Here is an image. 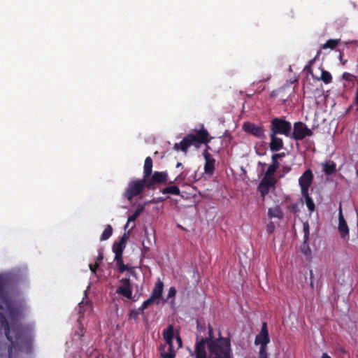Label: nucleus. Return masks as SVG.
<instances>
[{
	"instance_id": "f3484780",
	"label": "nucleus",
	"mask_w": 358,
	"mask_h": 358,
	"mask_svg": "<svg viewBox=\"0 0 358 358\" xmlns=\"http://www.w3.org/2000/svg\"><path fill=\"white\" fill-rule=\"evenodd\" d=\"M194 355V358H208L207 352L204 349V340H200L196 341L195 345L194 352H191V355Z\"/></svg>"
},
{
	"instance_id": "5fc2aeb1",
	"label": "nucleus",
	"mask_w": 358,
	"mask_h": 358,
	"mask_svg": "<svg viewBox=\"0 0 358 358\" xmlns=\"http://www.w3.org/2000/svg\"><path fill=\"white\" fill-rule=\"evenodd\" d=\"M278 154H279L280 158H282V157H285V152H280Z\"/></svg>"
},
{
	"instance_id": "0e129e2a",
	"label": "nucleus",
	"mask_w": 358,
	"mask_h": 358,
	"mask_svg": "<svg viewBox=\"0 0 358 358\" xmlns=\"http://www.w3.org/2000/svg\"><path fill=\"white\" fill-rule=\"evenodd\" d=\"M262 358H268V357H262Z\"/></svg>"
},
{
	"instance_id": "680f3d73",
	"label": "nucleus",
	"mask_w": 358,
	"mask_h": 358,
	"mask_svg": "<svg viewBox=\"0 0 358 358\" xmlns=\"http://www.w3.org/2000/svg\"><path fill=\"white\" fill-rule=\"evenodd\" d=\"M259 164H260V165H262V166H266V164H265V163H261V162H259Z\"/></svg>"
},
{
	"instance_id": "de8ad7c7",
	"label": "nucleus",
	"mask_w": 358,
	"mask_h": 358,
	"mask_svg": "<svg viewBox=\"0 0 358 358\" xmlns=\"http://www.w3.org/2000/svg\"><path fill=\"white\" fill-rule=\"evenodd\" d=\"M177 342L178 343L179 348H181L182 346V341L180 336H178L176 337Z\"/></svg>"
},
{
	"instance_id": "052dcab7",
	"label": "nucleus",
	"mask_w": 358,
	"mask_h": 358,
	"mask_svg": "<svg viewBox=\"0 0 358 358\" xmlns=\"http://www.w3.org/2000/svg\"><path fill=\"white\" fill-rule=\"evenodd\" d=\"M313 271H312V270H310V278H313Z\"/></svg>"
},
{
	"instance_id": "7c9ffc66",
	"label": "nucleus",
	"mask_w": 358,
	"mask_h": 358,
	"mask_svg": "<svg viewBox=\"0 0 358 358\" xmlns=\"http://www.w3.org/2000/svg\"><path fill=\"white\" fill-rule=\"evenodd\" d=\"M342 78L345 81L354 83V81L357 78V77L348 72H344L342 75Z\"/></svg>"
},
{
	"instance_id": "393cba45",
	"label": "nucleus",
	"mask_w": 358,
	"mask_h": 358,
	"mask_svg": "<svg viewBox=\"0 0 358 358\" xmlns=\"http://www.w3.org/2000/svg\"><path fill=\"white\" fill-rule=\"evenodd\" d=\"M317 80H322L325 84H329L332 82V76L331 74L324 69H322L321 76L320 78H317Z\"/></svg>"
},
{
	"instance_id": "6e6552de",
	"label": "nucleus",
	"mask_w": 358,
	"mask_h": 358,
	"mask_svg": "<svg viewBox=\"0 0 358 358\" xmlns=\"http://www.w3.org/2000/svg\"><path fill=\"white\" fill-rule=\"evenodd\" d=\"M313 131L308 128L306 124L302 122H296L294 123L293 131H291V135L289 138L295 141H302L307 136H312Z\"/></svg>"
},
{
	"instance_id": "b1692460",
	"label": "nucleus",
	"mask_w": 358,
	"mask_h": 358,
	"mask_svg": "<svg viewBox=\"0 0 358 358\" xmlns=\"http://www.w3.org/2000/svg\"><path fill=\"white\" fill-rule=\"evenodd\" d=\"M277 170V169H275L274 167L269 165L263 178L270 180L271 181H276L274 174L275 173Z\"/></svg>"
},
{
	"instance_id": "9d476101",
	"label": "nucleus",
	"mask_w": 358,
	"mask_h": 358,
	"mask_svg": "<svg viewBox=\"0 0 358 358\" xmlns=\"http://www.w3.org/2000/svg\"><path fill=\"white\" fill-rule=\"evenodd\" d=\"M313 180V174L310 169L306 170L299 179V183L301 187V194H306L308 192Z\"/></svg>"
},
{
	"instance_id": "2eb2a0df",
	"label": "nucleus",
	"mask_w": 358,
	"mask_h": 358,
	"mask_svg": "<svg viewBox=\"0 0 358 358\" xmlns=\"http://www.w3.org/2000/svg\"><path fill=\"white\" fill-rule=\"evenodd\" d=\"M276 181H271L270 180H266L262 178L260 181L259 185L258 186L259 191L261 194L262 196H265L268 194L270 188L273 187L275 185Z\"/></svg>"
},
{
	"instance_id": "7ed1b4c3",
	"label": "nucleus",
	"mask_w": 358,
	"mask_h": 358,
	"mask_svg": "<svg viewBox=\"0 0 358 358\" xmlns=\"http://www.w3.org/2000/svg\"><path fill=\"white\" fill-rule=\"evenodd\" d=\"M208 337L201 338L204 340V349L207 344L208 352L211 358H232V350L231 348V341L229 338L220 337L213 339V329L209 325Z\"/></svg>"
},
{
	"instance_id": "dca6fc26",
	"label": "nucleus",
	"mask_w": 358,
	"mask_h": 358,
	"mask_svg": "<svg viewBox=\"0 0 358 358\" xmlns=\"http://www.w3.org/2000/svg\"><path fill=\"white\" fill-rule=\"evenodd\" d=\"M338 221V231L341 233V237L345 238L349 234V229L342 213L341 204H340L339 207Z\"/></svg>"
},
{
	"instance_id": "4be33fe9",
	"label": "nucleus",
	"mask_w": 358,
	"mask_h": 358,
	"mask_svg": "<svg viewBox=\"0 0 358 358\" xmlns=\"http://www.w3.org/2000/svg\"><path fill=\"white\" fill-rule=\"evenodd\" d=\"M323 171L324 173L327 176H330L334 173L336 171V164L335 162L331 161L329 162H326L324 165Z\"/></svg>"
},
{
	"instance_id": "f03ea898",
	"label": "nucleus",
	"mask_w": 358,
	"mask_h": 358,
	"mask_svg": "<svg viewBox=\"0 0 358 358\" xmlns=\"http://www.w3.org/2000/svg\"><path fill=\"white\" fill-rule=\"evenodd\" d=\"M17 288L12 277L0 275V302L6 308L8 315L12 321H17L20 317V309L13 302L10 294Z\"/></svg>"
},
{
	"instance_id": "5701e85b",
	"label": "nucleus",
	"mask_w": 358,
	"mask_h": 358,
	"mask_svg": "<svg viewBox=\"0 0 358 358\" xmlns=\"http://www.w3.org/2000/svg\"><path fill=\"white\" fill-rule=\"evenodd\" d=\"M161 192L164 194H170L173 195H180V190L176 185H171L163 188Z\"/></svg>"
},
{
	"instance_id": "aec40b11",
	"label": "nucleus",
	"mask_w": 358,
	"mask_h": 358,
	"mask_svg": "<svg viewBox=\"0 0 358 358\" xmlns=\"http://www.w3.org/2000/svg\"><path fill=\"white\" fill-rule=\"evenodd\" d=\"M143 210V206H139L136 208V210L132 215L128 217L127 222L124 226V229H126L129 227L130 222H134L136 221L137 217L141 214ZM135 226L136 224L135 223H134L133 225L131 227V229H133L135 227Z\"/></svg>"
},
{
	"instance_id": "58836bf2",
	"label": "nucleus",
	"mask_w": 358,
	"mask_h": 358,
	"mask_svg": "<svg viewBox=\"0 0 358 358\" xmlns=\"http://www.w3.org/2000/svg\"><path fill=\"white\" fill-rule=\"evenodd\" d=\"M164 349H165V345H163L160 346V350H162V352H161V357L162 358H175V357H173V355H171V356L167 355L166 354V352L164 351Z\"/></svg>"
},
{
	"instance_id": "c85d7f7f",
	"label": "nucleus",
	"mask_w": 358,
	"mask_h": 358,
	"mask_svg": "<svg viewBox=\"0 0 358 358\" xmlns=\"http://www.w3.org/2000/svg\"><path fill=\"white\" fill-rule=\"evenodd\" d=\"M340 42V39H329L325 43L322 45V49H334Z\"/></svg>"
},
{
	"instance_id": "603ef678",
	"label": "nucleus",
	"mask_w": 358,
	"mask_h": 358,
	"mask_svg": "<svg viewBox=\"0 0 358 358\" xmlns=\"http://www.w3.org/2000/svg\"><path fill=\"white\" fill-rule=\"evenodd\" d=\"M305 69L308 71V72H310L312 71V69L310 67V66H306Z\"/></svg>"
},
{
	"instance_id": "72a5a7b5",
	"label": "nucleus",
	"mask_w": 358,
	"mask_h": 358,
	"mask_svg": "<svg viewBox=\"0 0 358 358\" xmlns=\"http://www.w3.org/2000/svg\"><path fill=\"white\" fill-rule=\"evenodd\" d=\"M185 176H186V174H184V173H181L180 175H178L176 179L173 180V181H169L168 180V183L167 184H173L174 182H179L180 181H182L185 180Z\"/></svg>"
},
{
	"instance_id": "412c9836",
	"label": "nucleus",
	"mask_w": 358,
	"mask_h": 358,
	"mask_svg": "<svg viewBox=\"0 0 358 358\" xmlns=\"http://www.w3.org/2000/svg\"><path fill=\"white\" fill-rule=\"evenodd\" d=\"M162 335L166 344L173 343V339L174 336V330L173 325L169 324L167 327V328L163 331Z\"/></svg>"
},
{
	"instance_id": "49530a36",
	"label": "nucleus",
	"mask_w": 358,
	"mask_h": 358,
	"mask_svg": "<svg viewBox=\"0 0 358 358\" xmlns=\"http://www.w3.org/2000/svg\"><path fill=\"white\" fill-rule=\"evenodd\" d=\"M131 275H132L133 276H136V271L134 269V267H129V270H127Z\"/></svg>"
},
{
	"instance_id": "473e14b6",
	"label": "nucleus",
	"mask_w": 358,
	"mask_h": 358,
	"mask_svg": "<svg viewBox=\"0 0 358 358\" xmlns=\"http://www.w3.org/2000/svg\"><path fill=\"white\" fill-rule=\"evenodd\" d=\"M116 263H117V266H118V270L120 273H123V272L129 270V266L128 265H125L123 262V260L117 262Z\"/></svg>"
},
{
	"instance_id": "0eeeda50",
	"label": "nucleus",
	"mask_w": 358,
	"mask_h": 358,
	"mask_svg": "<svg viewBox=\"0 0 358 358\" xmlns=\"http://www.w3.org/2000/svg\"><path fill=\"white\" fill-rule=\"evenodd\" d=\"M292 124L282 117H274L271 121L270 133L275 135H283L289 137Z\"/></svg>"
},
{
	"instance_id": "c03bdc74",
	"label": "nucleus",
	"mask_w": 358,
	"mask_h": 358,
	"mask_svg": "<svg viewBox=\"0 0 358 358\" xmlns=\"http://www.w3.org/2000/svg\"><path fill=\"white\" fill-rule=\"evenodd\" d=\"M138 315V312L137 310H133L129 313V317L136 319Z\"/></svg>"
},
{
	"instance_id": "1a4fd4ad",
	"label": "nucleus",
	"mask_w": 358,
	"mask_h": 358,
	"mask_svg": "<svg viewBox=\"0 0 358 358\" xmlns=\"http://www.w3.org/2000/svg\"><path fill=\"white\" fill-rule=\"evenodd\" d=\"M243 129L257 138H264L266 137L265 130L262 125H257L255 123L247 122L243 124Z\"/></svg>"
},
{
	"instance_id": "37998d69",
	"label": "nucleus",
	"mask_w": 358,
	"mask_h": 358,
	"mask_svg": "<svg viewBox=\"0 0 358 358\" xmlns=\"http://www.w3.org/2000/svg\"><path fill=\"white\" fill-rule=\"evenodd\" d=\"M122 253L123 252H115V260L116 262L122 261Z\"/></svg>"
},
{
	"instance_id": "a18cd8bd",
	"label": "nucleus",
	"mask_w": 358,
	"mask_h": 358,
	"mask_svg": "<svg viewBox=\"0 0 358 358\" xmlns=\"http://www.w3.org/2000/svg\"><path fill=\"white\" fill-rule=\"evenodd\" d=\"M103 259V255L102 252H101V250H100L99 251V255H98V256H97V258H96V262H98V263L99 264L100 262H102Z\"/></svg>"
},
{
	"instance_id": "20e7f679",
	"label": "nucleus",
	"mask_w": 358,
	"mask_h": 358,
	"mask_svg": "<svg viewBox=\"0 0 358 358\" xmlns=\"http://www.w3.org/2000/svg\"><path fill=\"white\" fill-rule=\"evenodd\" d=\"M211 139L208 130L202 124L199 129H195L192 133L187 134L180 143H175L173 149L186 153L190 146L198 149L201 144L209 143Z\"/></svg>"
},
{
	"instance_id": "09e8293b",
	"label": "nucleus",
	"mask_w": 358,
	"mask_h": 358,
	"mask_svg": "<svg viewBox=\"0 0 358 358\" xmlns=\"http://www.w3.org/2000/svg\"><path fill=\"white\" fill-rule=\"evenodd\" d=\"M164 200H165L164 198L159 197V198L157 199V200L155 201V199H153L151 202L153 203H157L160 202V201H164Z\"/></svg>"
},
{
	"instance_id": "6ab92c4d",
	"label": "nucleus",
	"mask_w": 358,
	"mask_h": 358,
	"mask_svg": "<svg viewBox=\"0 0 358 358\" xmlns=\"http://www.w3.org/2000/svg\"><path fill=\"white\" fill-rule=\"evenodd\" d=\"M129 236L126 234H124L120 240L113 244V251L114 252H123V250L126 247V242Z\"/></svg>"
},
{
	"instance_id": "a211bd4d",
	"label": "nucleus",
	"mask_w": 358,
	"mask_h": 358,
	"mask_svg": "<svg viewBox=\"0 0 358 358\" xmlns=\"http://www.w3.org/2000/svg\"><path fill=\"white\" fill-rule=\"evenodd\" d=\"M164 289V284L160 280H158V281L156 282L150 296H152L153 299H155L157 301V304H159V300L161 299L162 292Z\"/></svg>"
},
{
	"instance_id": "864d4df0",
	"label": "nucleus",
	"mask_w": 358,
	"mask_h": 358,
	"mask_svg": "<svg viewBox=\"0 0 358 358\" xmlns=\"http://www.w3.org/2000/svg\"><path fill=\"white\" fill-rule=\"evenodd\" d=\"M322 358H331L327 353H324L322 356Z\"/></svg>"
},
{
	"instance_id": "6e6d98bb",
	"label": "nucleus",
	"mask_w": 358,
	"mask_h": 358,
	"mask_svg": "<svg viewBox=\"0 0 358 358\" xmlns=\"http://www.w3.org/2000/svg\"><path fill=\"white\" fill-rule=\"evenodd\" d=\"M208 144V143L205 144L206 145V149L204 150H207V152H208V150L210 149V147Z\"/></svg>"
},
{
	"instance_id": "ea45409f",
	"label": "nucleus",
	"mask_w": 358,
	"mask_h": 358,
	"mask_svg": "<svg viewBox=\"0 0 358 358\" xmlns=\"http://www.w3.org/2000/svg\"><path fill=\"white\" fill-rule=\"evenodd\" d=\"M90 266V268L91 270V271L93 273H96V270L97 268H99V263L98 262H95L94 264H90L89 265Z\"/></svg>"
},
{
	"instance_id": "a19ab883",
	"label": "nucleus",
	"mask_w": 358,
	"mask_h": 358,
	"mask_svg": "<svg viewBox=\"0 0 358 358\" xmlns=\"http://www.w3.org/2000/svg\"><path fill=\"white\" fill-rule=\"evenodd\" d=\"M272 163L270 164L271 166L274 167L275 169H278L280 166V162L278 160L275 159L273 158H271Z\"/></svg>"
},
{
	"instance_id": "bb28decb",
	"label": "nucleus",
	"mask_w": 358,
	"mask_h": 358,
	"mask_svg": "<svg viewBox=\"0 0 358 358\" xmlns=\"http://www.w3.org/2000/svg\"><path fill=\"white\" fill-rule=\"evenodd\" d=\"M308 241V240H306V239L303 240V243H302V245L301 246V251L307 258H310L311 257V250L310 248Z\"/></svg>"
},
{
	"instance_id": "39448f33",
	"label": "nucleus",
	"mask_w": 358,
	"mask_h": 358,
	"mask_svg": "<svg viewBox=\"0 0 358 358\" xmlns=\"http://www.w3.org/2000/svg\"><path fill=\"white\" fill-rule=\"evenodd\" d=\"M153 162L150 157H147L143 166V180L147 181L149 186L166 185L168 183L169 174L166 171H155L152 173Z\"/></svg>"
},
{
	"instance_id": "e2e57ef3",
	"label": "nucleus",
	"mask_w": 358,
	"mask_h": 358,
	"mask_svg": "<svg viewBox=\"0 0 358 358\" xmlns=\"http://www.w3.org/2000/svg\"><path fill=\"white\" fill-rule=\"evenodd\" d=\"M352 106H350L349 108H348V110L352 108Z\"/></svg>"
},
{
	"instance_id": "f257e3e1",
	"label": "nucleus",
	"mask_w": 358,
	"mask_h": 358,
	"mask_svg": "<svg viewBox=\"0 0 358 358\" xmlns=\"http://www.w3.org/2000/svg\"><path fill=\"white\" fill-rule=\"evenodd\" d=\"M3 309V305L0 304V310ZM0 322L1 326L4 328L6 338L10 342L9 346H7L6 343H1L0 349L3 348V352L0 353V358H13V349L22 350L24 348L28 347L31 343V338L29 330L27 327L20 324H13L10 331L9 323L6 316L1 312Z\"/></svg>"
},
{
	"instance_id": "ddd939ff",
	"label": "nucleus",
	"mask_w": 358,
	"mask_h": 358,
	"mask_svg": "<svg viewBox=\"0 0 358 358\" xmlns=\"http://www.w3.org/2000/svg\"><path fill=\"white\" fill-rule=\"evenodd\" d=\"M270 342L268 331L267 329V324L264 322L262 324V329L260 333L257 335L255 341L256 345L260 344L261 346H266Z\"/></svg>"
},
{
	"instance_id": "c756f323",
	"label": "nucleus",
	"mask_w": 358,
	"mask_h": 358,
	"mask_svg": "<svg viewBox=\"0 0 358 358\" xmlns=\"http://www.w3.org/2000/svg\"><path fill=\"white\" fill-rule=\"evenodd\" d=\"M156 302L157 301L153 299L152 296H150L147 300L144 301L141 306L138 308L139 311H143L145 309L148 308V307L152 304V303Z\"/></svg>"
},
{
	"instance_id": "423d86ee",
	"label": "nucleus",
	"mask_w": 358,
	"mask_h": 358,
	"mask_svg": "<svg viewBox=\"0 0 358 358\" xmlns=\"http://www.w3.org/2000/svg\"><path fill=\"white\" fill-rule=\"evenodd\" d=\"M145 188L148 189H155L156 186H149L147 181L143 179H133L129 181L123 196L128 201H131L132 199L141 194Z\"/></svg>"
},
{
	"instance_id": "e433bc0d",
	"label": "nucleus",
	"mask_w": 358,
	"mask_h": 358,
	"mask_svg": "<svg viewBox=\"0 0 358 358\" xmlns=\"http://www.w3.org/2000/svg\"><path fill=\"white\" fill-rule=\"evenodd\" d=\"M268 357L266 352V346H261L259 350V358Z\"/></svg>"
},
{
	"instance_id": "8fccbe9b",
	"label": "nucleus",
	"mask_w": 358,
	"mask_h": 358,
	"mask_svg": "<svg viewBox=\"0 0 358 358\" xmlns=\"http://www.w3.org/2000/svg\"><path fill=\"white\" fill-rule=\"evenodd\" d=\"M271 158H273V159H277V160H278V159H280V155H279L278 153L273 154L271 156Z\"/></svg>"
},
{
	"instance_id": "4468645a",
	"label": "nucleus",
	"mask_w": 358,
	"mask_h": 358,
	"mask_svg": "<svg viewBox=\"0 0 358 358\" xmlns=\"http://www.w3.org/2000/svg\"><path fill=\"white\" fill-rule=\"evenodd\" d=\"M278 135L269 134L270 143L269 148L271 152H278L283 148L284 143L281 138L278 137Z\"/></svg>"
},
{
	"instance_id": "f704fd0d",
	"label": "nucleus",
	"mask_w": 358,
	"mask_h": 358,
	"mask_svg": "<svg viewBox=\"0 0 358 358\" xmlns=\"http://www.w3.org/2000/svg\"><path fill=\"white\" fill-rule=\"evenodd\" d=\"M167 345H169V349H168V352H166V354L167 355H169V356L173 355V357H175V356H176V351L173 349V343H167Z\"/></svg>"
},
{
	"instance_id": "4c0bfd02",
	"label": "nucleus",
	"mask_w": 358,
	"mask_h": 358,
	"mask_svg": "<svg viewBox=\"0 0 358 358\" xmlns=\"http://www.w3.org/2000/svg\"><path fill=\"white\" fill-rule=\"evenodd\" d=\"M176 289L174 287H171L169 289L167 298L171 299L176 296Z\"/></svg>"
},
{
	"instance_id": "79ce46f5",
	"label": "nucleus",
	"mask_w": 358,
	"mask_h": 358,
	"mask_svg": "<svg viewBox=\"0 0 358 358\" xmlns=\"http://www.w3.org/2000/svg\"><path fill=\"white\" fill-rule=\"evenodd\" d=\"M256 152L258 155L262 156L266 154V149L264 146H262V148H257Z\"/></svg>"
},
{
	"instance_id": "cd10ccee",
	"label": "nucleus",
	"mask_w": 358,
	"mask_h": 358,
	"mask_svg": "<svg viewBox=\"0 0 358 358\" xmlns=\"http://www.w3.org/2000/svg\"><path fill=\"white\" fill-rule=\"evenodd\" d=\"M112 234H113V228H112L111 225L108 224L106 227L105 229L103 230V231L100 237V241H103L108 239L111 236Z\"/></svg>"
},
{
	"instance_id": "4d7b16f0",
	"label": "nucleus",
	"mask_w": 358,
	"mask_h": 358,
	"mask_svg": "<svg viewBox=\"0 0 358 358\" xmlns=\"http://www.w3.org/2000/svg\"><path fill=\"white\" fill-rule=\"evenodd\" d=\"M296 208V206L295 204L292 205L289 208H291L292 210H294Z\"/></svg>"
},
{
	"instance_id": "13d9d810",
	"label": "nucleus",
	"mask_w": 358,
	"mask_h": 358,
	"mask_svg": "<svg viewBox=\"0 0 358 358\" xmlns=\"http://www.w3.org/2000/svg\"><path fill=\"white\" fill-rule=\"evenodd\" d=\"M182 163L180 162H178L177 164H176V168H180V167H182Z\"/></svg>"
},
{
	"instance_id": "2f4dec72",
	"label": "nucleus",
	"mask_w": 358,
	"mask_h": 358,
	"mask_svg": "<svg viewBox=\"0 0 358 358\" xmlns=\"http://www.w3.org/2000/svg\"><path fill=\"white\" fill-rule=\"evenodd\" d=\"M303 239L308 240L309 239V234H310V227L308 222H304L303 224Z\"/></svg>"
},
{
	"instance_id": "a878e982",
	"label": "nucleus",
	"mask_w": 358,
	"mask_h": 358,
	"mask_svg": "<svg viewBox=\"0 0 358 358\" xmlns=\"http://www.w3.org/2000/svg\"><path fill=\"white\" fill-rule=\"evenodd\" d=\"M305 199L306 205L310 213H313L315 209V203L313 199L309 196L308 192L306 194H302Z\"/></svg>"
},
{
	"instance_id": "bf43d9fd",
	"label": "nucleus",
	"mask_w": 358,
	"mask_h": 358,
	"mask_svg": "<svg viewBox=\"0 0 358 358\" xmlns=\"http://www.w3.org/2000/svg\"><path fill=\"white\" fill-rule=\"evenodd\" d=\"M81 309H82V305H81V303H79V313H81Z\"/></svg>"
},
{
	"instance_id": "9b49d317",
	"label": "nucleus",
	"mask_w": 358,
	"mask_h": 358,
	"mask_svg": "<svg viewBox=\"0 0 358 358\" xmlns=\"http://www.w3.org/2000/svg\"><path fill=\"white\" fill-rule=\"evenodd\" d=\"M122 285L117 287L116 293L119 294L127 299L132 297V285L129 278H122L120 280Z\"/></svg>"
},
{
	"instance_id": "c9c22d12",
	"label": "nucleus",
	"mask_w": 358,
	"mask_h": 358,
	"mask_svg": "<svg viewBox=\"0 0 358 358\" xmlns=\"http://www.w3.org/2000/svg\"><path fill=\"white\" fill-rule=\"evenodd\" d=\"M275 230V224L273 222H269L266 226V231L268 234H271Z\"/></svg>"
},
{
	"instance_id": "3c124183",
	"label": "nucleus",
	"mask_w": 358,
	"mask_h": 358,
	"mask_svg": "<svg viewBox=\"0 0 358 358\" xmlns=\"http://www.w3.org/2000/svg\"><path fill=\"white\" fill-rule=\"evenodd\" d=\"M339 57H340V61L341 62L342 64H343V65H345V63L347 62V60H344V59H343L342 54H340Z\"/></svg>"
},
{
	"instance_id": "f8f14e48",
	"label": "nucleus",
	"mask_w": 358,
	"mask_h": 358,
	"mask_svg": "<svg viewBox=\"0 0 358 358\" xmlns=\"http://www.w3.org/2000/svg\"><path fill=\"white\" fill-rule=\"evenodd\" d=\"M202 155L205 159L204 172L207 175L212 176L215 171V159L207 150H203Z\"/></svg>"
}]
</instances>
